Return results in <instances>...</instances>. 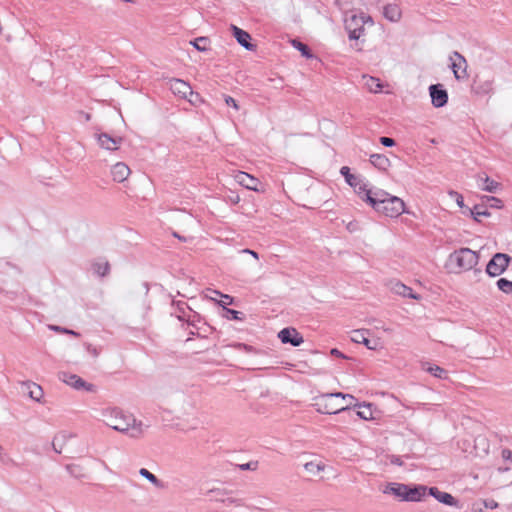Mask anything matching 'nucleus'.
I'll use <instances>...</instances> for the list:
<instances>
[{"instance_id":"22","label":"nucleus","mask_w":512,"mask_h":512,"mask_svg":"<svg viewBox=\"0 0 512 512\" xmlns=\"http://www.w3.org/2000/svg\"><path fill=\"white\" fill-rule=\"evenodd\" d=\"M370 163L381 171H386L391 165L389 158L383 154L370 155Z\"/></svg>"},{"instance_id":"35","label":"nucleus","mask_w":512,"mask_h":512,"mask_svg":"<svg viewBox=\"0 0 512 512\" xmlns=\"http://www.w3.org/2000/svg\"><path fill=\"white\" fill-rule=\"evenodd\" d=\"M305 470L311 475H317L319 472L324 470V465L316 462H307L304 465Z\"/></svg>"},{"instance_id":"8","label":"nucleus","mask_w":512,"mask_h":512,"mask_svg":"<svg viewBox=\"0 0 512 512\" xmlns=\"http://www.w3.org/2000/svg\"><path fill=\"white\" fill-rule=\"evenodd\" d=\"M315 405L317 406V411L322 414H337L350 408L349 405L344 406L334 403L332 398H325L324 394L317 398Z\"/></svg>"},{"instance_id":"37","label":"nucleus","mask_w":512,"mask_h":512,"mask_svg":"<svg viewBox=\"0 0 512 512\" xmlns=\"http://www.w3.org/2000/svg\"><path fill=\"white\" fill-rule=\"evenodd\" d=\"M29 396L35 401H40L43 396L42 388L39 385L33 383L30 387Z\"/></svg>"},{"instance_id":"31","label":"nucleus","mask_w":512,"mask_h":512,"mask_svg":"<svg viewBox=\"0 0 512 512\" xmlns=\"http://www.w3.org/2000/svg\"><path fill=\"white\" fill-rule=\"evenodd\" d=\"M291 44L295 49H297L298 51L301 52L302 56H304L306 58H312L313 55L311 54V51L306 44L302 43L301 41H299L297 39H293L291 41Z\"/></svg>"},{"instance_id":"50","label":"nucleus","mask_w":512,"mask_h":512,"mask_svg":"<svg viewBox=\"0 0 512 512\" xmlns=\"http://www.w3.org/2000/svg\"><path fill=\"white\" fill-rule=\"evenodd\" d=\"M452 194L456 197V202H457V204H458L460 207H463V205H464V204H463V197H462L460 194H458L457 192H453Z\"/></svg>"},{"instance_id":"59","label":"nucleus","mask_w":512,"mask_h":512,"mask_svg":"<svg viewBox=\"0 0 512 512\" xmlns=\"http://www.w3.org/2000/svg\"><path fill=\"white\" fill-rule=\"evenodd\" d=\"M192 99L194 100L195 104L198 102V101H201L200 97L199 98H196L195 96L192 97Z\"/></svg>"},{"instance_id":"11","label":"nucleus","mask_w":512,"mask_h":512,"mask_svg":"<svg viewBox=\"0 0 512 512\" xmlns=\"http://www.w3.org/2000/svg\"><path fill=\"white\" fill-rule=\"evenodd\" d=\"M278 338L282 343L290 344L294 347H298L304 342L302 335L295 328L291 327L280 330Z\"/></svg>"},{"instance_id":"34","label":"nucleus","mask_w":512,"mask_h":512,"mask_svg":"<svg viewBox=\"0 0 512 512\" xmlns=\"http://www.w3.org/2000/svg\"><path fill=\"white\" fill-rule=\"evenodd\" d=\"M496 285L500 291H502L505 294H512V281L506 279V278H500Z\"/></svg>"},{"instance_id":"40","label":"nucleus","mask_w":512,"mask_h":512,"mask_svg":"<svg viewBox=\"0 0 512 512\" xmlns=\"http://www.w3.org/2000/svg\"><path fill=\"white\" fill-rule=\"evenodd\" d=\"M229 347L235 348L237 350H243L247 353L256 352V349L253 346L247 345L245 343H233V344H230Z\"/></svg>"},{"instance_id":"44","label":"nucleus","mask_w":512,"mask_h":512,"mask_svg":"<svg viewBox=\"0 0 512 512\" xmlns=\"http://www.w3.org/2000/svg\"><path fill=\"white\" fill-rule=\"evenodd\" d=\"M488 202H490L491 207L500 208L502 201L496 197L487 196L485 197Z\"/></svg>"},{"instance_id":"41","label":"nucleus","mask_w":512,"mask_h":512,"mask_svg":"<svg viewBox=\"0 0 512 512\" xmlns=\"http://www.w3.org/2000/svg\"><path fill=\"white\" fill-rule=\"evenodd\" d=\"M208 494H210L213 498L216 500H222V497L225 495V491L221 489H211L208 491Z\"/></svg>"},{"instance_id":"32","label":"nucleus","mask_w":512,"mask_h":512,"mask_svg":"<svg viewBox=\"0 0 512 512\" xmlns=\"http://www.w3.org/2000/svg\"><path fill=\"white\" fill-rule=\"evenodd\" d=\"M359 410L357 411V415L364 420H370L373 419V413L371 410L370 404H361L358 405Z\"/></svg>"},{"instance_id":"36","label":"nucleus","mask_w":512,"mask_h":512,"mask_svg":"<svg viewBox=\"0 0 512 512\" xmlns=\"http://www.w3.org/2000/svg\"><path fill=\"white\" fill-rule=\"evenodd\" d=\"M471 214L476 221H480V217L482 216H490V212L481 205H475L471 210Z\"/></svg>"},{"instance_id":"3","label":"nucleus","mask_w":512,"mask_h":512,"mask_svg":"<svg viewBox=\"0 0 512 512\" xmlns=\"http://www.w3.org/2000/svg\"><path fill=\"white\" fill-rule=\"evenodd\" d=\"M373 25V20L365 13L352 14L345 19V29L348 32L350 40H359L365 32V25Z\"/></svg>"},{"instance_id":"10","label":"nucleus","mask_w":512,"mask_h":512,"mask_svg":"<svg viewBox=\"0 0 512 512\" xmlns=\"http://www.w3.org/2000/svg\"><path fill=\"white\" fill-rule=\"evenodd\" d=\"M369 330L357 329L351 332V340L355 343L364 344L370 350H377L380 346L378 339H369Z\"/></svg>"},{"instance_id":"23","label":"nucleus","mask_w":512,"mask_h":512,"mask_svg":"<svg viewBox=\"0 0 512 512\" xmlns=\"http://www.w3.org/2000/svg\"><path fill=\"white\" fill-rule=\"evenodd\" d=\"M478 186L487 192L494 193L496 192L499 183L490 179L488 176H479L477 179Z\"/></svg>"},{"instance_id":"5","label":"nucleus","mask_w":512,"mask_h":512,"mask_svg":"<svg viewBox=\"0 0 512 512\" xmlns=\"http://www.w3.org/2000/svg\"><path fill=\"white\" fill-rule=\"evenodd\" d=\"M512 257L505 253H496L486 266V273L490 277H497L503 274L508 268Z\"/></svg>"},{"instance_id":"33","label":"nucleus","mask_w":512,"mask_h":512,"mask_svg":"<svg viewBox=\"0 0 512 512\" xmlns=\"http://www.w3.org/2000/svg\"><path fill=\"white\" fill-rule=\"evenodd\" d=\"M190 44L198 51H206L209 44V39L207 37H198L190 41Z\"/></svg>"},{"instance_id":"57","label":"nucleus","mask_w":512,"mask_h":512,"mask_svg":"<svg viewBox=\"0 0 512 512\" xmlns=\"http://www.w3.org/2000/svg\"><path fill=\"white\" fill-rule=\"evenodd\" d=\"M190 335H196L198 337H202V335L198 331L197 332L196 331H191Z\"/></svg>"},{"instance_id":"1","label":"nucleus","mask_w":512,"mask_h":512,"mask_svg":"<svg viewBox=\"0 0 512 512\" xmlns=\"http://www.w3.org/2000/svg\"><path fill=\"white\" fill-rule=\"evenodd\" d=\"M103 422L112 429L128 433L133 438H138L143 433L142 422L137 420L129 414H125L119 408H108L101 412Z\"/></svg>"},{"instance_id":"24","label":"nucleus","mask_w":512,"mask_h":512,"mask_svg":"<svg viewBox=\"0 0 512 512\" xmlns=\"http://www.w3.org/2000/svg\"><path fill=\"white\" fill-rule=\"evenodd\" d=\"M384 17L391 22H398L401 18V10L397 5L388 4L384 7Z\"/></svg>"},{"instance_id":"47","label":"nucleus","mask_w":512,"mask_h":512,"mask_svg":"<svg viewBox=\"0 0 512 512\" xmlns=\"http://www.w3.org/2000/svg\"><path fill=\"white\" fill-rule=\"evenodd\" d=\"M224 101L228 106H232L235 110L239 109V106L233 97L225 96Z\"/></svg>"},{"instance_id":"27","label":"nucleus","mask_w":512,"mask_h":512,"mask_svg":"<svg viewBox=\"0 0 512 512\" xmlns=\"http://www.w3.org/2000/svg\"><path fill=\"white\" fill-rule=\"evenodd\" d=\"M139 474L158 489H164L166 487L163 481L159 480L153 473H151L146 468H141L139 470Z\"/></svg>"},{"instance_id":"2","label":"nucleus","mask_w":512,"mask_h":512,"mask_svg":"<svg viewBox=\"0 0 512 512\" xmlns=\"http://www.w3.org/2000/svg\"><path fill=\"white\" fill-rule=\"evenodd\" d=\"M367 203H369L377 212L391 218L401 215L405 208V204L402 199L392 196L384 190L374 191L373 198L367 195Z\"/></svg>"},{"instance_id":"53","label":"nucleus","mask_w":512,"mask_h":512,"mask_svg":"<svg viewBox=\"0 0 512 512\" xmlns=\"http://www.w3.org/2000/svg\"><path fill=\"white\" fill-rule=\"evenodd\" d=\"M87 349H88V351H89L93 356H95V357H96V356H98V352H97V349H96V348L92 347L91 345H88V346H87Z\"/></svg>"},{"instance_id":"55","label":"nucleus","mask_w":512,"mask_h":512,"mask_svg":"<svg viewBox=\"0 0 512 512\" xmlns=\"http://www.w3.org/2000/svg\"><path fill=\"white\" fill-rule=\"evenodd\" d=\"M486 506L490 507V508H496L498 506V504L495 501L491 500V503L486 504Z\"/></svg>"},{"instance_id":"21","label":"nucleus","mask_w":512,"mask_h":512,"mask_svg":"<svg viewBox=\"0 0 512 512\" xmlns=\"http://www.w3.org/2000/svg\"><path fill=\"white\" fill-rule=\"evenodd\" d=\"M384 493L386 494H392L395 497H397L401 501L406 500V484L402 483H390L386 486L384 489Z\"/></svg>"},{"instance_id":"60","label":"nucleus","mask_w":512,"mask_h":512,"mask_svg":"<svg viewBox=\"0 0 512 512\" xmlns=\"http://www.w3.org/2000/svg\"><path fill=\"white\" fill-rule=\"evenodd\" d=\"M53 447H54V450L57 452V453H61V450H58L55 446V443H53Z\"/></svg>"},{"instance_id":"58","label":"nucleus","mask_w":512,"mask_h":512,"mask_svg":"<svg viewBox=\"0 0 512 512\" xmlns=\"http://www.w3.org/2000/svg\"><path fill=\"white\" fill-rule=\"evenodd\" d=\"M173 235H174L175 237H177L178 239H180V240H185L184 238H182V237H181L179 234H177V233H173Z\"/></svg>"},{"instance_id":"61","label":"nucleus","mask_w":512,"mask_h":512,"mask_svg":"<svg viewBox=\"0 0 512 512\" xmlns=\"http://www.w3.org/2000/svg\"><path fill=\"white\" fill-rule=\"evenodd\" d=\"M355 46H356V49H357L358 51H361V50H362V48H361V47H358V43H356V44H355Z\"/></svg>"},{"instance_id":"12","label":"nucleus","mask_w":512,"mask_h":512,"mask_svg":"<svg viewBox=\"0 0 512 512\" xmlns=\"http://www.w3.org/2000/svg\"><path fill=\"white\" fill-rule=\"evenodd\" d=\"M432 105L436 108L443 107L448 102V93L441 84H432L429 87Z\"/></svg>"},{"instance_id":"15","label":"nucleus","mask_w":512,"mask_h":512,"mask_svg":"<svg viewBox=\"0 0 512 512\" xmlns=\"http://www.w3.org/2000/svg\"><path fill=\"white\" fill-rule=\"evenodd\" d=\"M231 30L233 36L242 47L248 51H254L256 49V45L251 43V36L248 32L233 24L231 25Z\"/></svg>"},{"instance_id":"7","label":"nucleus","mask_w":512,"mask_h":512,"mask_svg":"<svg viewBox=\"0 0 512 512\" xmlns=\"http://www.w3.org/2000/svg\"><path fill=\"white\" fill-rule=\"evenodd\" d=\"M170 89L175 95L187 99L191 104L194 105L195 102L192 97L195 96L196 98H199V94L193 92L191 86L181 79H172L170 81Z\"/></svg>"},{"instance_id":"25","label":"nucleus","mask_w":512,"mask_h":512,"mask_svg":"<svg viewBox=\"0 0 512 512\" xmlns=\"http://www.w3.org/2000/svg\"><path fill=\"white\" fill-rule=\"evenodd\" d=\"M365 87L373 93H378L381 91L383 84L380 82L378 78L372 76H363Z\"/></svg>"},{"instance_id":"49","label":"nucleus","mask_w":512,"mask_h":512,"mask_svg":"<svg viewBox=\"0 0 512 512\" xmlns=\"http://www.w3.org/2000/svg\"><path fill=\"white\" fill-rule=\"evenodd\" d=\"M502 457L504 459H507V460H511L512 461V451L508 450V449H504L502 451Z\"/></svg>"},{"instance_id":"54","label":"nucleus","mask_w":512,"mask_h":512,"mask_svg":"<svg viewBox=\"0 0 512 512\" xmlns=\"http://www.w3.org/2000/svg\"><path fill=\"white\" fill-rule=\"evenodd\" d=\"M63 332H64V333H67V334H71V335H73V336H79V333H77V332H75V331H73V330L66 329V328H65V329H63Z\"/></svg>"},{"instance_id":"46","label":"nucleus","mask_w":512,"mask_h":512,"mask_svg":"<svg viewBox=\"0 0 512 512\" xmlns=\"http://www.w3.org/2000/svg\"><path fill=\"white\" fill-rule=\"evenodd\" d=\"M387 459L389 460L390 464L393 465L402 466L403 464L401 457L397 455H389L387 456Z\"/></svg>"},{"instance_id":"29","label":"nucleus","mask_w":512,"mask_h":512,"mask_svg":"<svg viewBox=\"0 0 512 512\" xmlns=\"http://www.w3.org/2000/svg\"><path fill=\"white\" fill-rule=\"evenodd\" d=\"M423 369L437 378L444 379L447 377V371L437 365L425 363Z\"/></svg>"},{"instance_id":"6","label":"nucleus","mask_w":512,"mask_h":512,"mask_svg":"<svg viewBox=\"0 0 512 512\" xmlns=\"http://www.w3.org/2000/svg\"><path fill=\"white\" fill-rule=\"evenodd\" d=\"M471 90L479 96L491 95L494 91V76L492 74L476 75Z\"/></svg>"},{"instance_id":"30","label":"nucleus","mask_w":512,"mask_h":512,"mask_svg":"<svg viewBox=\"0 0 512 512\" xmlns=\"http://www.w3.org/2000/svg\"><path fill=\"white\" fill-rule=\"evenodd\" d=\"M340 173L342 176H344L345 181L351 186H357L359 184V177L356 175L351 174L350 168L347 166H343L340 169Z\"/></svg>"},{"instance_id":"17","label":"nucleus","mask_w":512,"mask_h":512,"mask_svg":"<svg viewBox=\"0 0 512 512\" xmlns=\"http://www.w3.org/2000/svg\"><path fill=\"white\" fill-rule=\"evenodd\" d=\"M428 488L424 485H407L406 484V500L411 502L421 501L422 498L426 495Z\"/></svg>"},{"instance_id":"18","label":"nucleus","mask_w":512,"mask_h":512,"mask_svg":"<svg viewBox=\"0 0 512 512\" xmlns=\"http://www.w3.org/2000/svg\"><path fill=\"white\" fill-rule=\"evenodd\" d=\"M390 289L393 293L402 297H407L415 300H418L420 298L418 294L413 292L412 288L406 286L400 281H392L390 283Z\"/></svg>"},{"instance_id":"45","label":"nucleus","mask_w":512,"mask_h":512,"mask_svg":"<svg viewBox=\"0 0 512 512\" xmlns=\"http://www.w3.org/2000/svg\"><path fill=\"white\" fill-rule=\"evenodd\" d=\"M380 143L385 147H393L395 145V140L390 137H380Z\"/></svg>"},{"instance_id":"38","label":"nucleus","mask_w":512,"mask_h":512,"mask_svg":"<svg viewBox=\"0 0 512 512\" xmlns=\"http://www.w3.org/2000/svg\"><path fill=\"white\" fill-rule=\"evenodd\" d=\"M225 317L229 320H243L244 314L234 309L225 308Z\"/></svg>"},{"instance_id":"52","label":"nucleus","mask_w":512,"mask_h":512,"mask_svg":"<svg viewBox=\"0 0 512 512\" xmlns=\"http://www.w3.org/2000/svg\"><path fill=\"white\" fill-rule=\"evenodd\" d=\"M331 354L334 355V356H337V357L345 358V356L336 348H333L331 350Z\"/></svg>"},{"instance_id":"56","label":"nucleus","mask_w":512,"mask_h":512,"mask_svg":"<svg viewBox=\"0 0 512 512\" xmlns=\"http://www.w3.org/2000/svg\"><path fill=\"white\" fill-rule=\"evenodd\" d=\"M51 329L55 330V331H58V332H63V329L64 328H61L59 326H51Z\"/></svg>"},{"instance_id":"42","label":"nucleus","mask_w":512,"mask_h":512,"mask_svg":"<svg viewBox=\"0 0 512 512\" xmlns=\"http://www.w3.org/2000/svg\"><path fill=\"white\" fill-rule=\"evenodd\" d=\"M216 294H219L221 295V297L223 298V300L221 301L220 305L225 309L226 308V305H231L233 303V298L229 295H224V294H221L220 292L218 291H215Z\"/></svg>"},{"instance_id":"28","label":"nucleus","mask_w":512,"mask_h":512,"mask_svg":"<svg viewBox=\"0 0 512 512\" xmlns=\"http://www.w3.org/2000/svg\"><path fill=\"white\" fill-rule=\"evenodd\" d=\"M356 193L359 195V197L367 202V195L373 198L374 191L367 189V185L363 182L362 179H359V184L357 186H353Z\"/></svg>"},{"instance_id":"26","label":"nucleus","mask_w":512,"mask_h":512,"mask_svg":"<svg viewBox=\"0 0 512 512\" xmlns=\"http://www.w3.org/2000/svg\"><path fill=\"white\" fill-rule=\"evenodd\" d=\"M92 270L94 274L104 277L110 272V265L108 261L99 260L92 263Z\"/></svg>"},{"instance_id":"48","label":"nucleus","mask_w":512,"mask_h":512,"mask_svg":"<svg viewBox=\"0 0 512 512\" xmlns=\"http://www.w3.org/2000/svg\"><path fill=\"white\" fill-rule=\"evenodd\" d=\"M90 119H91V115L89 113H86L84 111L78 112V120L79 121L88 122V121H90Z\"/></svg>"},{"instance_id":"20","label":"nucleus","mask_w":512,"mask_h":512,"mask_svg":"<svg viewBox=\"0 0 512 512\" xmlns=\"http://www.w3.org/2000/svg\"><path fill=\"white\" fill-rule=\"evenodd\" d=\"M130 172L129 167L123 162L116 163L111 170L113 180L116 182L125 181L130 175Z\"/></svg>"},{"instance_id":"13","label":"nucleus","mask_w":512,"mask_h":512,"mask_svg":"<svg viewBox=\"0 0 512 512\" xmlns=\"http://www.w3.org/2000/svg\"><path fill=\"white\" fill-rule=\"evenodd\" d=\"M59 378L65 382L67 385L79 390V389H85L87 391L93 390V385L90 383H86L82 378H80L76 374H69L66 372L60 373Z\"/></svg>"},{"instance_id":"19","label":"nucleus","mask_w":512,"mask_h":512,"mask_svg":"<svg viewBox=\"0 0 512 512\" xmlns=\"http://www.w3.org/2000/svg\"><path fill=\"white\" fill-rule=\"evenodd\" d=\"M99 145L106 150H116L122 142V138L111 137L107 133H100L97 137Z\"/></svg>"},{"instance_id":"51","label":"nucleus","mask_w":512,"mask_h":512,"mask_svg":"<svg viewBox=\"0 0 512 512\" xmlns=\"http://www.w3.org/2000/svg\"><path fill=\"white\" fill-rule=\"evenodd\" d=\"M243 253H247V254H250V256H253L255 259H258V253L253 251V250H250V249H243L242 250Z\"/></svg>"},{"instance_id":"14","label":"nucleus","mask_w":512,"mask_h":512,"mask_svg":"<svg viewBox=\"0 0 512 512\" xmlns=\"http://www.w3.org/2000/svg\"><path fill=\"white\" fill-rule=\"evenodd\" d=\"M428 493L432 497H434L440 503H443L448 506L460 508L459 501L453 497L450 493L443 492L439 490L437 487L428 488Z\"/></svg>"},{"instance_id":"43","label":"nucleus","mask_w":512,"mask_h":512,"mask_svg":"<svg viewBox=\"0 0 512 512\" xmlns=\"http://www.w3.org/2000/svg\"><path fill=\"white\" fill-rule=\"evenodd\" d=\"M258 467V462L257 461H250L248 463H245V464H241L239 465V468L241 470H256Z\"/></svg>"},{"instance_id":"9","label":"nucleus","mask_w":512,"mask_h":512,"mask_svg":"<svg viewBox=\"0 0 512 512\" xmlns=\"http://www.w3.org/2000/svg\"><path fill=\"white\" fill-rule=\"evenodd\" d=\"M450 60L452 61L451 69L453 71L454 77L457 80H465L468 78L467 73V61L464 58L463 55H461L459 52L454 51L450 55Z\"/></svg>"},{"instance_id":"39","label":"nucleus","mask_w":512,"mask_h":512,"mask_svg":"<svg viewBox=\"0 0 512 512\" xmlns=\"http://www.w3.org/2000/svg\"><path fill=\"white\" fill-rule=\"evenodd\" d=\"M324 397L325 398H342L343 400H345V398H349L350 402L354 401L355 398L353 395L351 394H344L342 392H333V393H324ZM349 406L351 405V403L348 404Z\"/></svg>"},{"instance_id":"16","label":"nucleus","mask_w":512,"mask_h":512,"mask_svg":"<svg viewBox=\"0 0 512 512\" xmlns=\"http://www.w3.org/2000/svg\"><path fill=\"white\" fill-rule=\"evenodd\" d=\"M234 179L241 186L249 190L258 191L259 180L252 175L243 171H238L235 174Z\"/></svg>"},{"instance_id":"4","label":"nucleus","mask_w":512,"mask_h":512,"mask_svg":"<svg viewBox=\"0 0 512 512\" xmlns=\"http://www.w3.org/2000/svg\"><path fill=\"white\" fill-rule=\"evenodd\" d=\"M478 261V254L469 248H460L449 255L450 264L460 270H471L478 264Z\"/></svg>"}]
</instances>
